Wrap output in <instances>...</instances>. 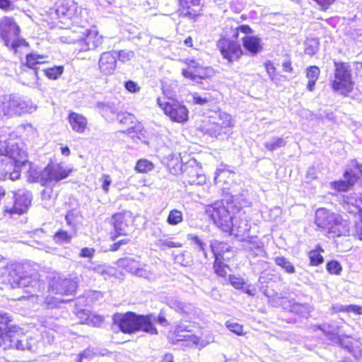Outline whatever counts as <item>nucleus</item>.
Wrapping results in <instances>:
<instances>
[{
	"instance_id": "nucleus-13",
	"label": "nucleus",
	"mask_w": 362,
	"mask_h": 362,
	"mask_svg": "<svg viewBox=\"0 0 362 362\" xmlns=\"http://www.w3.org/2000/svg\"><path fill=\"white\" fill-rule=\"evenodd\" d=\"M214 70L210 67L201 66L194 60H190L187 64V69L182 70V75L187 78L197 83H201V81L212 76Z\"/></svg>"
},
{
	"instance_id": "nucleus-11",
	"label": "nucleus",
	"mask_w": 362,
	"mask_h": 362,
	"mask_svg": "<svg viewBox=\"0 0 362 362\" xmlns=\"http://www.w3.org/2000/svg\"><path fill=\"white\" fill-rule=\"evenodd\" d=\"M12 198L14 199L13 205L10 206L6 203L4 206V211L11 215H21L28 209L31 204L32 194L28 191L18 190V192L13 194Z\"/></svg>"
},
{
	"instance_id": "nucleus-55",
	"label": "nucleus",
	"mask_w": 362,
	"mask_h": 362,
	"mask_svg": "<svg viewBox=\"0 0 362 362\" xmlns=\"http://www.w3.org/2000/svg\"><path fill=\"white\" fill-rule=\"evenodd\" d=\"M226 326L230 332L238 335L243 334V326L237 322L228 321L226 322Z\"/></svg>"
},
{
	"instance_id": "nucleus-17",
	"label": "nucleus",
	"mask_w": 362,
	"mask_h": 362,
	"mask_svg": "<svg viewBox=\"0 0 362 362\" xmlns=\"http://www.w3.org/2000/svg\"><path fill=\"white\" fill-rule=\"evenodd\" d=\"M358 174L362 176V165H357L354 172L352 170H346L344 173V180L331 182L330 185L332 188L338 192L347 191L351 186L355 184L356 180L358 179Z\"/></svg>"
},
{
	"instance_id": "nucleus-39",
	"label": "nucleus",
	"mask_w": 362,
	"mask_h": 362,
	"mask_svg": "<svg viewBox=\"0 0 362 362\" xmlns=\"http://www.w3.org/2000/svg\"><path fill=\"white\" fill-rule=\"evenodd\" d=\"M119 265L123 267L127 271L134 274L141 263L132 258L126 257L119 260Z\"/></svg>"
},
{
	"instance_id": "nucleus-56",
	"label": "nucleus",
	"mask_w": 362,
	"mask_h": 362,
	"mask_svg": "<svg viewBox=\"0 0 362 362\" xmlns=\"http://www.w3.org/2000/svg\"><path fill=\"white\" fill-rule=\"evenodd\" d=\"M134 274L138 276L146 279L150 278L151 276V273L149 271L148 267L146 265L143 266L141 264V266H139Z\"/></svg>"
},
{
	"instance_id": "nucleus-18",
	"label": "nucleus",
	"mask_w": 362,
	"mask_h": 362,
	"mask_svg": "<svg viewBox=\"0 0 362 362\" xmlns=\"http://www.w3.org/2000/svg\"><path fill=\"white\" fill-rule=\"evenodd\" d=\"M117 52H104L101 54L98 60V68L104 75H112L117 66Z\"/></svg>"
},
{
	"instance_id": "nucleus-7",
	"label": "nucleus",
	"mask_w": 362,
	"mask_h": 362,
	"mask_svg": "<svg viewBox=\"0 0 362 362\" xmlns=\"http://www.w3.org/2000/svg\"><path fill=\"white\" fill-rule=\"evenodd\" d=\"M173 158L169 160L168 163V168H170L172 173L177 174L180 172H187V175L185 176L184 182L189 185H201L206 182V177L204 175L198 173L197 169L191 167L188 168L186 165H183L180 162L177 157Z\"/></svg>"
},
{
	"instance_id": "nucleus-61",
	"label": "nucleus",
	"mask_w": 362,
	"mask_h": 362,
	"mask_svg": "<svg viewBox=\"0 0 362 362\" xmlns=\"http://www.w3.org/2000/svg\"><path fill=\"white\" fill-rule=\"evenodd\" d=\"M8 147V144L6 141L0 140V159L2 160H6L8 159V157L6 156L5 152L6 151V148Z\"/></svg>"
},
{
	"instance_id": "nucleus-57",
	"label": "nucleus",
	"mask_w": 362,
	"mask_h": 362,
	"mask_svg": "<svg viewBox=\"0 0 362 362\" xmlns=\"http://www.w3.org/2000/svg\"><path fill=\"white\" fill-rule=\"evenodd\" d=\"M95 353L93 349H88L80 354L78 362H88L95 356Z\"/></svg>"
},
{
	"instance_id": "nucleus-29",
	"label": "nucleus",
	"mask_w": 362,
	"mask_h": 362,
	"mask_svg": "<svg viewBox=\"0 0 362 362\" xmlns=\"http://www.w3.org/2000/svg\"><path fill=\"white\" fill-rule=\"evenodd\" d=\"M18 170L19 174H21V172H24L26 174L30 182H39L42 170L37 165L27 160Z\"/></svg>"
},
{
	"instance_id": "nucleus-32",
	"label": "nucleus",
	"mask_w": 362,
	"mask_h": 362,
	"mask_svg": "<svg viewBox=\"0 0 362 362\" xmlns=\"http://www.w3.org/2000/svg\"><path fill=\"white\" fill-rule=\"evenodd\" d=\"M320 329L332 341H336V337H340L339 327L334 323L324 324L322 325H315L314 330Z\"/></svg>"
},
{
	"instance_id": "nucleus-38",
	"label": "nucleus",
	"mask_w": 362,
	"mask_h": 362,
	"mask_svg": "<svg viewBox=\"0 0 362 362\" xmlns=\"http://www.w3.org/2000/svg\"><path fill=\"white\" fill-rule=\"evenodd\" d=\"M274 261L276 264L281 267L286 273L289 274L295 273L296 269L293 264L285 257H276Z\"/></svg>"
},
{
	"instance_id": "nucleus-4",
	"label": "nucleus",
	"mask_w": 362,
	"mask_h": 362,
	"mask_svg": "<svg viewBox=\"0 0 362 362\" xmlns=\"http://www.w3.org/2000/svg\"><path fill=\"white\" fill-rule=\"evenodd\" d=\"M334 79L332 82L333 90L341 95H347L354 87L349 66L344 63L335 62Z\"/></svg>"
},
{
	"instance_id": "nucleus-24",
	"label": "nucleus",
	"mask_w": 362,
	"mask_h": 362,
	"mask_svg": "<svg viewBox=\"0 0 362 362\" xmlns=\"http://www.w3.org/2000/svg\"><path fill=\"white\" fill-rule=\"evenodd\" d=\"M68 122L71 129L78 133L83 134L88 127V119L81 114L71 112L68 115Z\"/></svg>"
},
{
	"instance_id": "nucleus-33",
	"label": "nucleus",
	"mask_w": 362,
	"mask_h": 362,
	"mask_svg": "<svg viewBox=\"0 0 362 362\" xmlns=\"http://www.w3.org/2000/svg\"><path fill=\"white\" fill-rule=\"evenodd\" d=\"M15 270L16 269L8 267L5 258L0 255V276L3 274L4 277L7 279L4 282L0 283V288H1L2 286L4 284H11Z\"/></svg>"
},
{
	"instance_id": "nucleus-47",
	"label": "nucleus",
	"mask_w": 362,
	"mask_h": 362,
	"mask_svg": "<svg viewBox=\"0 0 362 362\" xmlns=\"http://www.w3.org/2000/svg\"><path fill=\"white\" fill-rule=\"evenodd\" d=\"M153 168V164L146 159L139 160L136 165V170L140 173H147Z\"/></svg>"
},
{
	"instance_id": "nucleus-8",
	"label": "nucleus",
	"mask_w": 362,
	"mask_h": 362,
	"mask_svg": "<svg viewBox=\"0 0 362 362\" xmlns=\"http://www.w3.org/2000/svg\"><path fill=\"white\" fill-rule=\"evenodd\" d=\"M233 126L231 115L221 112L217 122H209L203 127V131L210 136L217 138L222 134H228Z\"/></svg>"
},
{
	"instance_id": "nucleus-14",
	"label": "nucleus",
	"mask_w": 362,
	"mask_h": 362,
	"mask_svg": "<svg viewBox=\"0 0 362 362\" xmlns=\"http://www.w3.org/2000/svg\"><path fill=\"white\" fill-rule=\"evenodd\" d=\"M222 57L229 62L237 61L243 54L240 45L236 42L230 40L227 38H221L217 42Z\"/></svg>"
},
{
	"instance_id": "nucleus-53",
	"label": "nucleus",
	"mask_w": 362,
	"mask_h": 362,
	"mask_svg": "<svg viewBox=\"0 0 362 362\" xmlns=\"http://www.w3.org/2000/svg\"><path fill=\"white\" fill-rule=\"evenodd\" d=\"M96 107L100 110V112L103 117L108 116V113H114V108L108 103L98 102Z\"/></svg>"
},
{
	"instance_id": "nucleus-44",
	"label": "nucleus",
	"mask_w": 362,
	"mask_h": 362,
	"mask_svg": "<svg viewBox=\"0 0 362 362\" xmlns=\"http://www.w3.org/2000/svg\"><path fill=\"white\" fill-rule=\"evenodd\" d=\"M53 238L57 244L69 243L71 240V235L65 230H59L54 235Z\"/></svg>"
},
{
	"instance_id": "nucleus-63",
	"label": "nucleus",
	"mask_w": 362,
	"mask_h": 362,
	"mask_svg": "<svg viewBox=\"0 0 362 362\" xmlns=\"http://www.w3.org/2000/svg\"><path fill=\"white\" fill-rule=\"evenodd\" d=\"M265 69L272 81L274 80L276 68L272 63L268 62L265 64Z\"/></svg>"
},
{
	"instance_id": "nucleus-35",
	"label": "nucleus",
	"mask_w": 362,
	"mask_h": 362,
	"mask_svg": "<svg viewBox=\"0 0 362 362\" xmlns=\"http://www.w3.org/2000/svg\"><path fill=\"white\" fill-rule=\"evenodd\" d=\"M37 281L32 279L28 276H18L16 273L13 274V279L11 281V286H17L18 287L28 288L29 286H34L37 284Z\"/></svg>"
},
{
	"instance_id": "nucleus-26",
	"label": "nucleus",
	"mask_w": 362,
	"mask_h": 362,
	"mask_svg": "<svg viewBox=\"0 0 362 362\" xmlns=\"http://www.w3.org/2000/svg\"><path fill=\"white\" fill-rule=\"evenodd\" d=\"M337 220L333 222L327 230V233L332 237L349 235L351 230L347 221L343 219L339 215L337 216Z\"/></svg>"
},
{
	"instance_id": "nucleus-51",
	"label": "nucleus",
	"mask_w": 362,
	"mask_h": 362,
	"mask_svg": "<svg viewBox=\"0 0 362 362\" xmlns=\"http://www.w3.org/2000/svg\"><path fill=\"white\" fill-rule=\"evenodd\" d=\"M334 342L339 344L348 351L354 344V341H353L349 337H336V341Z\"/></svg>"
},
{
	"instance_id": "nucleus-19",
	"label": "nucleus",
	"mask_w": 362,
	"mask_h": 362,
	"mask_svg": "<svg viewBox=\"0 0 362 362\" xmlns=\"http://www.w3.org/2000/svg\"><path fill=\"white\" fill-rule=\"evenodd\" d=\"M16 117L31 114L37 110V105L29 98L13 94Z\"/></svg>"
},
{
	"instance_id": "nucleus-41",
	"label": "nucleus",
	"mask_w": 362,
	"mask_h": 362,
	"mask_svg": "<svg viewBox=\"0 0 362 362\" xmlns=\"http://www.w3.org/2000/svg\"><path fill=\"white\" fill-rule=\"evenodd\" d=\"M286 142L283 138L275 137L271 141H267L264 144L265 148L269 151H274L278 148L286 146Z\"/></svg>"
},
{
	"instance_id": "nucleus-45",
	"label": "nucleus",
	"mask_w": 362,
	"mask_h": 362,
	"mask_svg": "<svg viewBox=\"0 0 362 362\" xmlns=\"http://www.w3.org/2000/svg\"><path fill=\"white\" fill-rule=\"evenodd\" d=\"M214 269L216 274L220 276L225 277L228 274V267L223 263L222 260L215 259Z\"/></svg>"
},
{
	"instance_id": "nucleus-64",
	"label": "nucleus",
	"mask_w": 362,
	"mask_h": 362,
	"mask_svg": "<svg viewBox=\"0 0 362 362\" xmlns=\"http://www.w3.org/2000/svg\"><path fill=\"white\" fill-rule=\"evenodd\" d=\"M346 313H354L357 315H362V306L348 305H346Z\"/></svg>"
},
{
	"instance_id": "nucleus-48",
	"label": "nucleus",
	"mask_w": 362,
	"mask_h": 362,
	"mask_svg": "<svg viewBox=\"0 0 362 362\" xmlns=\"http://www.w3.org/2000/svg\"><path fill=\"white\" fill-rule=\"evenodd\" d=\"M117 120L122 124H134L135 117L133 115L128 112L119 113L117 116Z\"/></svg>"
},
{
	"instance_id": "nucleus-28",
	"label": "nucleus",
	"mask_w": 362,
	"mask_h": 362,
	"mask_svg": "<svg viewBox=\"0 0 362 362\" xmlns=\"http://www.w3.org/2000/svg\"><path fill=\"white\" fill-rule=\"evenodd\" d=\"M19 177V170L13 168V164L9 158L6 160L0 159V180L9 178L11 180H16Z\"/></svg>"
},
{
	"instance_id": "nucleus-42",
	"label": "nucleus",
	"mask_w": 362,
	"mask_h": 362,
	"mask_svg": "<svg viewBox=\"0 0 362 362\" xmlns=\"http://www.w3.org/2000/svg\"><path fill=\"white\" fill-rule=\"evenodd\" d=\"M187 239L191 240L194 244V247L199 251L202 252L205 259H207V254L205 249V244L202 242L199 238L194 234H188Z\"/></svg>"
},
{
	"instance_id": "nucleus-12",
	"label": "nucleus",
	"mask_w": 362,
	"mask_h": 362,
	"mask_svg": "<svg viewBox=\"0 0 362 362\" xmlns=\"http://www.w3.org/2000/svg\"><path fill=\"white\" fill-rule=\"evenodd\" d=\"M69 175V171L59 165H48L43 170H41L39 182L42 185H50L52 182H57Z\"/></svg>"
},
{
	"instance_id": "nucleus-43",
	"label": "nucleus",
	"mask_w": 362,
	"mask_h": 362,
	"mask_svg": "<svg viewBox=\"0 0 362 362\" xmlns=\"http://www.w3.org/2000/svg\"><path fill=\"white\" fill-rule=\"evenodd\" d=\"M319 250H311L308 253L310 259V263L313 266H317L322 264L324 261L323 257L320 255V252H323V250L318 247Z\"/></svg>"
},
{
	"instance_id": "nucleus-60",
	"label": "nucleus",
	"mask_w": 362,
	"mask_h": 362,
	"mask_svg": "<svg viewBox=\"0 0 362 362\" xmlns=\"http://www.w3.org/2000/svg\"><path fill=\"white\" fill-rule=\"evenodd\" d=\"M193 102L198 105H204L209 101V98L206 96L199 95L198 93L192 94Z\"/></svg>"
},
{
	"instance_id": "nucleus-2",
	"label": "nucleus",
	"mask_w": 362,
	"mask_h": 362,
	"mask_svg": "<svg viewBox=\"0 0 362 362\" xmlns=\"http://www.w3.org/2000/svg\"><path fill=\"white\" fill-rule=\"evenodd\" d=\"M112 320L114 325L124 333L130 334L139 330L151 334L158 333L156 328L152 325L151 315H137L131 312L125 314L116 313Z\"/></svg>"
},
{
	"instance_id": "nucleus-25",
	"label": "nucleus",
	"mask_w": 362,
	"mask_h": 362,
	"mask_svg": "<svg viewBox=\"0 0 362 362\" xmlns=\"http://www.w3.org/2000/svg\"><path fill=\"white\" fill-rule=\"evenodd\" d=\"M57 14L60 17L72 18L77 13V6L74 0H62L57 3Z\"/></svg>"
},
{
	"instance_id": "nucleus-37",
	"label": "nucleus",
	"mask_w": 362,
	"mask_h": 362,
	"mask_svg": "<svg viewBox=\"0 0 362 362\" xmlns=\"http://www.w3.org/2000/svg\"><path fill=\"white\" fill-rule=\"evenodd\" d=\"M156 245L162 250L168 248L181 247L182 246V243L175 241L173 237L159 238L156 240Z\"/></svg>"
},
{
	"instance_id": "nucleus-3",
	"label": "nucleus",
	"mask_w": 362,
	"mask_h": 362,
	"mask_svg": "<svg viewBox=\"0 0 362 362\" xmlns=\"http://www.w3.org/2000/svg\"><path fill=\"white\" fill-rule=\"evenodd\" d=\"M20 28L13 18L4 17L0 21V35L7 47L16 50L18 47L26 45L24 39L20 37Z\"/></svg>"
},
{
	"instance_id": "nucleus-22",
	"label": "nucleus",
	"mask_w": 362,
	"mask_h": 362,
	"mask_svg": "<svg viewBox=\"0 0 362 362\" xmlns=\"http://www.w3.org/2000/svg\"><path fill=\"white\" fill-rule=\"evenodd\" d=\"M337 214L325 208L318 209L315 212V223L327 231L329 226L336 221Z\"/></svg>"
},
{
	"instance_id": "nucleus-21",
	"label": "nucleus",
	"mask_w": 362,
	"mask_h": 362,
	"mask_svg": "<svg viewBox=\"0 0 362 362\" xmlns=\"http://www.w3.org/2000/svg\"><path fill=\"white\" fill-rule=\"evenodd\" d=\"M5 155L8 157L9 160L13 164V168L16 170L20 169L28 160L26 153L21 149L16 144H8Z\"/></svg>"
},
{
	"instance_id": "nucleus-40",
	"label": "nucleus",
	"mask_w": 362,
	"mask_h": 362,
	"mask_svg": "<svg viewBox=\"0 0 362 362\" xmlns=\"http://www.w3.org/2000/svg\"><path fill=\"white\" fill-rule=\"evenodd\" d=\"M166 221L170 226H177L183 221L182 212L178 209L170 210L167 217Z\"/></svg>"
},
{
	"instance_id": "nucleus-59",
	"label": "nucleus",
	"mask_w": 362,
	"mask_h": 362,
	"mask_svg": "<svg viewBox=\"0 0 362 362\" xmlns=\"http://www.w3.org/2000/svg\"><path fill=\"white\" fill-rule=\"evenodd\" d=\"M349 352L351 353L356 358H358L362 356V349L358 345V341H354V346L351 347Z\"/></svg>"
},
{
	"instance_id": "nucleus-10",
	"label": "nucleus",
	"mask_w": 362,
	"mask_h": 362,
	"mask_svg": "<svg viewBox=\"0 0 362 362\" xmlns=\"http://www.w3.org/2000/svg\"><path fill=\"white\" fill-rule=\"evenodd\" d=\"M240 33L244 34L241 37V40L244 48L248 52L255 55L262 50L261 39L257 36L250 35L252 33V30L249 25H242L238 27L234 36L238 37Z\"/></svg>"
},
{
	"instance_id": "nucleus-9",
	"label": "nucleus",
	"mask_w": 362,
	"mask_h": 362,
	"mask_svg": "<svg viewBox=\"0 0 362 362\" xmlns=\"http://www.w3.org/2000/svg\"><path fill=\"white\" fill-rule=\"evenodd\" d=\"M228 233L233 234L242 240L252 237L250 235L251 225L248 216L245 212L238 211L237 215L234 216L230 223Z\"/></svg>"
},
{
	"instance_id": "nucleus-5",
	"label": "nucleus",
	"mask_w": 362,
	"mask_h": 362,
	"mask_svg": "<svg viewBox=\"0 0 362 362\" xmlns=\"http://www.w3.org/2000/svg\"><path fill=\"white\" fill-rule=\"evenodd\" d=\"M158 105L173 122L183 123L188 119V110L182 103L178 100L168 98L162 99L158 98Z\"/></svg>"
},
{
	"instance_id": "nucleus-1",
	"label": "nucleus",
	"mask_w": 362,
	"mask_h": 362,
	"mask_svg": "<svg viewBox=\"0 0 362 362\" xmlns=\"http://www.w3.org/2000/svg\"><path fill=\"white\" fill-rule=\"evenodd\" d=\"M7 313H0V346L4 349L15 348L19 350L34 351L36 340L21 336L19 328L13 326Z\"/></svg>"
},
{
	"instance_id": "nucleus-52",
	"label": "nucleus",
	"mask_w": 362,
	"mask_h": 362,
	"mask_svg": "<svg viewBox=\"0 0 362 362\" xmlns=\"http://www.w3.org/2000/svg\"><path fill=\"white\" fill-rule=\"evenodd\" d=\"M357 214L359 219L355 221V226L352 230V235L357 237L359 240H362V213Z\"/></svg>"
},
{
	"instance_id": "nucleus-54",
	"label": "nucleus",
	"mask_w": 362,
	"mask_h": 362,
	"mask_svg": "<svg viewBox=\"0 0 362 362\" xmlns=\"http://www.w3.org/2000/svg\"><path fill=\"white\" fill-rule=\"evenodd\" d=\"M327 269L332 274H339L342 268L337 261L332 260L327 264Z\"/></svg>"
},
{
	"instance_id": "nucleus-49",
	"label": "nucleus",
	"mask_w": 362,
	"mask_h": 362,
	"mask_svg": "<svg viewBox=\"0 0 362 362\" xmlns=\"http://www.w3.org/2000/svg\"><path fill=\"white\" fill-rule=\"evenodd\" d=\"M135 56V54L132 50L123 49L117 52L116 57H117L118 60L125 63L130 61Z\"/></svg>"
},
{
	"instance_id": "nucleus-15",
	"label": "nucleus",
	"mask_w": 362,
	"mask_h": 362,
	"mask_svg": "<svg viewBox=\"0 0 362 362\" xmlns=\"http://www.w3.org/2000/svg\"><path fill=\"white\" fill-rule=\"evenodd\" d=\"M77 284L70 279H62L59 276L54 277L49 282V288L52 293L61 295L73 294L76 290Z\"/></svg>"
},
{
	"instance_id": "nucleus-36",
	"label": "nucleus",
	"mask_w": 362,
	"mask_h": 362,
	"mask_svg": "<svg viewBox=\"0 0 362 362\" xmlns=\"http://www.w3.org/2000/svg\"><path fill=\"white\" fill-rule=\"evenodd\" d=\"M112 223L115 231L119 235H126L125 229L127 223L125 221V215L123 214H116L112 216Z\"/></svg>"
},
{
	"instance_id": "nucleus-62",
	"label": "nucleus",
	"mask_w": 362,
	"mask_h": 362,
	"mask_svg": "<svg viewBox=\"0 0 362 362\" xmlns=\"http://www.w3.org/2000/svg\"><path fill=\"white\" fill-rule=\"evenodd\" d=\"M95 249L89 247H83L81 250L79 256L81 257L91 258L95 254Z\"/></svg>"
},
{
	"instance_id": "nucleus-31",
	"label": "nucleus",
	"mask_w": 362,
	"mask_h": 362,
	"mask_svg": "<svg viewBox=\"0 0 362 362\" xmlns=\"http://www.w3.org/2000/svg\"><path fill=\"white\" fill-rule=\"evenodd\" d=\"M42 59H43V57L33 54H30L26 57L25 65L29 68L28 73L34 81L37 78V70L39 68L37 66L42 63L40 61Z\"/></svg>"
},
{
	"instance_id": "nucleus-34",
	"label": "nucleus",
	"mask_w": 362,
	"mask_h": 362,
	"mask_svg": "<svg viewBox=\"0 0 362 362\" xmlns=\"http://www.w3.org/2000/svg\"><path fill=\"white\" fill-rule=\"evenodd\" d=\"M320 74V70L317 66H310L306 69V78L308 80L307 88L313 91L315 88V83L317 81Z\"/></svg>"
},
{
	"instance_id": "nucleus-16",
	"label": "nucleus",
	"mask_w": 362,
	"mask_h": 362,
	"mask_svg": "<svg viewBox=\"0 0 362 362\" xmlns=\"http://www.w3.org/2000/svg\"><path fill=\"white\" fill-rule=\"evenodd\" d=\"M83 33L85 37L78 41L81 52L94 50L103 44V36L97 30L86 29Z\"/></svg>"
},
{
	"instance_id": "nucleus-46",
	"label": "nucleus",
	"mask_w": 362,
	"mask_h": 362,
	"mask_svg": "<svg viewBox=\"0 0 362 362\" xmlns=\"http://www.w3.org/2000/svg\"><path fill=\"white\" fill-rule=\"evenodd\" d=\"M42 199L45 201V207H50L53 205L54 197L52 189L50 187L44 189L41 192Z\"/></svg>"
},
{
	"instance_id": "nucleus-30",
	"label": "nucleus",
	"mask_w": 362,
	"mask_h": 362,
	"mask_svg": "<svg viewBox=\"0 0 362 362\" xmlns=\"http://www.w3.org/2000/svg\"><path fill=\"white\" fill-rule=\"evenodd\" d=\"M210 247L215 259L223 260L230 258L225 256L230 252V246L226 243L214 240L211 241Z\"/></svg>"
},
{
	"instance_id": "nucleus-6",
	"label": "nucleus",
	"mask_w": 362,
	"mask_h": 362,
	"mask_svg": "<svg viewBox=\"0 0 362 362\" xmlns=\"http://www.w3.org/2000/svg\"><path fill=\"white\" fill-rule=\"evenodd\" d=\"M206 213L223 231H228L233 216L230 215L228 206H226L222 201L208 205Z\"/></svg>"
},
{
	"instance_id": "nucleus-23",
	"label": "nucleus",
	"mask_w": 362,
	"mask_h": 362,
	"mask_svg": "<svg viewBox=\"0 0 362 362\" xmlns=\"http://www.w3.org/2000/svg\"><path fill=\"white\" fill-rule=\"evenodd\" d=\"M343 208L350 214L362 213V194H351L344 199Z\"/></svg>"
},
{
	"instance_id": "nucleus-20",
	"label": "nucleus",
	"mask_w": 362,
	"mask_h": 362,
	"mask_svg": "<svg viewBox=\"0 0 362 362\" xmlns=\"http://www.w3.org/2000/svg\"><path fill=\"white\" fill-rule=\"evenodd\" d=\"M175 332L176 333L177 340L185 342V345L187 346L204 347L205 345L198 337L191 334L187 327L183 325H179Z\"/></svg>"
},
{
	"instance_id": "nucleus-58",
	"label": "nucleus",
	"mask_w": 362,
	"mask_h": 362,
	"mask_svg": "<svg viewBox=\"0 0 362 362\" xmlns=\"http://www.w3.org/2000/svg\"><path fill=\"white\" fill-rule=\"evenodd\" d=\"M100 181L102 182V188L105 193L109 192V187L112 183L111 177L109 175H103Z\"/></svg>"
},
{
	"instance_id": "nucleus-50",
	"label": "nucleus",
	"mask_w": 362,
	"mask_h": 362,
	"mask_svg": "<svg viewBox=\"0 0 362 362\" xmlns=\"http://www.w3.org/2000/svg\"><path fill=\"white\" fill-rule=\"evenodd\" d=\"M45 75L50 79H57L63 73L62 66H54L47 69H44Z\"/></svg>"
},
{
	"instance_id": "nucleus-27",
	"label": "nucleus",
	"mask_w": 362,
	"mask_h": 362,
	"mask_svg": "<svg viewBox=\"0 0 362 362\" xmlns=\"http://www.w3.org/2000/svg\"><path fill=\"white\" fill-rule=\"evenodd\" d=\"M13 94L0 98V118L10 119L16 117Z\"/></svg>"
}]
</instances>
